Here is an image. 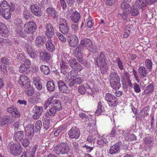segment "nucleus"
<instances>
[{
    "label": "nucleus",
    "instance_id": "nucleus-1",
    "mask_svg": "<svg viewBox=\"0 0 157 157\" xmlns=\"http://www.w3.org/2000/svg\"><path fill=\"white\" fill-rule=\"evenodd\" d=\"M70 149L68 145L66 143L59 144L54 148V151L57 155L67 153Z\"/></svg>",
    "mask_w": 157,
    "mask_h": 157
},
{
    "label": "nucleus",
    "instance_id": "nucleus-2",
    "mask_svg": "<svg viewBox=\"0 0 157 157\" xmlns=\"http://www.w3.org/2000/svg\"><path fill=\"white\" fill-rule=\"evenodd\" d=\"M31 64V62L28 59H26L22 63L19 68V71L20 73L28 74L30 70L29 68Z\"/></svg>",
    "mask_w": 157,
    "mask_h": 157
},
{
    "label": "nucleus",
    "instance_id": "nucleus-3",
    "mask_svg": "<svg viewBox=\"0 0 157 157\" xmlns=\"http://www.w3.org/2000/svg\"><path fill=\"white\" fill-rule=\"evenodd\" d=\"M36 28V25L34 22L29 21L24 24L23 30L26 33H31L35 31Z\"/></svg>",
    "mask_w": 157,
    "mask_h": 157
},
{
    "label": "nucleus",
    "instance_id": "nucleus-4",
    "mask_svg": "<svg viewBox=\"0 0 157 157\" xmlns=\"http://www.w3.org/2000/svg\"><path fill=\"white\" fill-rule=\"evenodd\" d=\"M18 82L20 85L22 86L25 89H28L31 86L30 79L27 76L24 75L20 76Z\"/></svg>",
    "mask_w": 157,
    "mask_h": 157
},
{
    "label": "nucleus",
    "instance_id": "nucleus-5",
    "mask_svg": "<svg viewBox=\"0 0 157 157\" xmlns=\"http://www.w3.org/2000/svg\"><path fill=\"white\" fill-rule=\"evenodd\" d=\"M45 35L48 39H51L54 35V29L50 23H47L44 26Z\"/></svg>",
    "mask_w": 157,
    "mask_h": 157
},
{
    "label": "nucleus",
    "instance_id": "nucleus-6",
    "mask_svg": "<svg viewBox=\"0 0 157 157\" xmlns=\"http://www.w3.org/2000/svg\"><path fill=\"white\" fill-rule=\"evenodd\" d=\"M10 150L12 155L18 156L21 154L22 148L20 144H15L11 145Z\"/></svg>",
    "mask_w": 157,
    "mask_h": 157
},
{
    "label": "nucleus",
    "instance_id": "nucleus-7",
    "mask_svg": "<svg viewBox=\"0 0 157 157\" xmlns=\"http://www.w3.org/2000/svg\"><path fill=\"white\" fill-rule=\"evenodd\" d=\"M67 12L68 16L75 23L77 22L80 19V14L77 11H74L73 9H71L68 10Z\"/></svg>",
    "mask_w": 157,
    "mask_h": 157
},
{
    "label": "nucleus",
    "instance_id": "nucleus-8",
    "mask_svg": "<svg viewBox=\"0 0 157 157\" xmlns=\"http://www.w3.org/2000/svg\"><path fill=\"white\" fill-rule=\"evenodd\" d=\"M67 133L70 138L76 140L80 136V131L78 128L75 127H72L69 130Z\"/></svg>",
    "mask_w": 157,
    "mask_h": 157
},
{
    "label": "nucleus",
    "instance_id": "nucleus-9",
    "mask_svg": "<svg viewBox=\"0 0 157 157\" xmlns=\"http://www.w3.org/2000/svg\"><path fill=\"white\" fill-rule=\"evenodd\" d=\"M105 98L110 106H114L117 102V98L113 95L110 93H107L105 95Z\"/></svg>",
    "mask_w": 157,
    "mask_h": 157
},
{
    "label": "nucleus",
    "instance_id": "nucleus-10",
    "mask_svg": "<svg viewBox=\"0 0 157 157\" xmlns=\"http://www.w3.org/2000/svg\"><path fill=\"white\" fill-rule=\"evenodd\" d=\"M43 108L42 106H35L33 109V118L35 120L38 119L42 113Z\"/></svg>",
    "mask_w": 157,
    "mask_h": 157
},
{
    "label": "nucleus",
    "instance_id": "nucleus-11",
    "mask_svg": "<svg viewBox=\"0 0 157 157\" xmlns=\"http://www.w3.org/2000/svg\"><path fill=\"white\" fill-rule=\"evenodd\" d=\"M32 13L36 16L40 17L42 15V13L40 8L36 4L31 5L30 6Z\"/></svg>",
    "mask_w": 157,
    "mask_h": 157
},
{
    "label": "nucleus",
    "instance_id": "nucleus-12",
    "mask_svg": "<svg viewBox=\"0 0 157 157\" xmlns=\"http://www.w3.org/2000/svg\"><path fill=\"white\" fill-rule=\"evenodd\" d=\"M68 41L70 47L75 48L78 45V40L76 36L72 35L69 36Z\"/></svg>",
    "mask_w": 157,
    "mask_h": 157
},
{
    "label": "nucleus",
    "instance_id": "nucleus-13",
    "mask_svg": "<svg viewBox=\"0 0 157 157\" xmlns=\"http://www.w3.org/2000/svg\"><path fill=\"white\" fill-rule=\"evenodd\" d=\"M81 52V45L79 44L74 51V54L76 58L78 59V62L81 63H82L83 60L82 58V56Z\"/></svg>",
    "mask_w": 157,
    "mask_h": 157
},
{
    "label": "nucleus",
    "instance_id": "nucleus-14",
    "mask_svg": "<svg viewBox=\"0 0 157 157\" xmlns=\"http://www.w3.org/2000/svg\"><path fill=\"white\" fill-rule=\"evenodd\" d=\"M9 31L5 24L0 22V35L6 37L9 35Z\"/></svg>",
    "mask_w": 157,
    "mask_h": 157
},
{
    "label": "nucleus",
    "instance_id": "nucleus-15",
    "mask_svg": "<svg viewBox=\"0 0 157 157\" xmlns=\"http://www.w3.org/2000/svg\"><path fill=\"white\" fill-rule=\"evenodd\" d=\"M47 14L52 18L57 20L58 18L57 13L56 10L52 7H48L46 10Z\"/></svg>",
    "mask_w": 157,
    "mask_h": 157
},
{
    "label": "nucleus",
    "instance_id": "nucleus-16",
    "mask_svg": "<svg viewBox=\"0 0 157 157\" xmlns=\"http://www.w3.org/2000/svg\"><path fill=\"white\" fill-rule=\"evenodd\" d=\"M64 56L65 59L64 60L67 61L70 66L73 69L78 63L76 62V59L69 57V55L67 54H65Z\"/></svg>",
    "mask_w": 157,
    "mask_h": 157
},
{
    "label": "nucleus",
    "instance_id": "nucleus-17",
    "mask_svg": "<svg viewBox=\"0 0 157 157\" xmlns=\"http://www.w3.org/2000/svg\"><path fill=\"white\" fill-rule=\"evenodd\" d=\"M105 63H106L105 60V56L103 52H101L98 56L95 62V64L98 66Z\"/></svg>",
    "mask_w": 157,
    "mask_h": 157
},
{
    "label": "nucleus",
    "instance_id": "nucleus-18",
    "mask_svg": "<svg viewBox=\"0 0 157 157\" xmlns=\"http://www.w3.org/2000/svg\"><path fill=\"white\" fill-rule=\"evenodd\" d=\"M120 149L119 143H116L110 147L109 150V153L112 155L117 153L119 152Z\"/></svg>",
    "mask_w": 157,
    "mask_h": 157
},
{
    "label": "nucleus",
    "instance_id": "nucleus-19",
    "mask_svg": "<svg viewBox=\"0 0 157 157\" xmlns=\"http://www.w3.org/2000/svg\"><path fill=\"white\" fill-rule=\"evenodd\" d=\"M60 72L64 75L67 74L69 71L68 66L67 63L62 60L60 64Z\"/></svg>",
    "mask_w": 157,
    "mask_h": 157
},
{
    "label": "nucleus",
    "instance_id": "nucleus-20",
    "mask_svg": "<svg viewBox=\"0 0 157 157\" xmlns=\"http://www.w3.org/2000/svg\"><path fill=\"white\" fill-rule=\"evenodd\" d=\"M22 22V20L20 18H17L14 22L15 24L16 25V26H17V31L18 34L21 35L23 33L22 28L21 27Z\"/></svg>",
    "mask_w": 157,
    "mask_h": 157
},
{
    "label": "nucleus",
    "instance_id": "nucleus-21",
    "mask_svg": "<svg viewBox=\"0 0 157 157\" xmlns=\"http://www.w3.org/2000/svg\"><path fill=\"white\" fill-rule=\"evenodd\" d=\"M131 7L130 8H125L122 9L123 12L120 14L122 18L124 21H127L128 20V15L131 12Z\"/></svg>",
    "mask_w": 157,
    "mask_h": 157
},
{
    "label": "nucleus",
    "instance_id": "nucleus-22",
    "mask_svg": "<svg viewBox=\"0 0 157 157\" xmlns=\"http://www.w3.org/2000/svg\"><path fill=\"white\" fill-rule=\"evenodd\" d=\"M86 91H87V92L88 93H90L92 91V90L89 85H87L86 87L83 85H82L79 86L78 91L80 94H83Z\"/></svg>",
    "mask_w": 157,
    "mask_h": 157
},
{
    "label": "nucleus",
    "instance_id": "nucleus-23",
    "mask_svg": "<svg viewBox=\"0 0 157 157\" xmlns=\"http://www.w3.org/2000/svg\"><path fill=\"white\" fill-rule=\"evenodd\" d=\"M26 48L28 53L31 58L35 59L37 57L38 55L36 54L35 50L33 49L31 46H27Z\"/></svg>",
    "mask_w": 157,
    "mask_h": 157
},
{
    "label": "nucleus",
    "instance_id": "nucleus-24",
    "mask_svg": "<svg viewBox=\"0 0 157 157\" xmlns=\"http://www.w3.org/2000/svg\"><path fill=\"white\" fill-rule=\"evenodd\" d=\"M46 46L47 49L50 52H53L55 49V46L53 44L51 39H48Z\"/></svg>",
    "mask_w": 157,
    "mask_h": 157
},
{
    "label": "nucleus",
    "instance_id": "nucleus-25",
    "mask_svg": "<svg viewBox=\"0 0 157 157\" xmlns=\"http://www.w3.org/2000/svg\"><path fill=\"white\" fill-rule=\"evenodd\" d=\"M138 73L140 74V78L144 79V78L147 77V71L146 68L143 66H140L138 68Z\"/></svg>",
    "mask_w": 157,
    "mask_h": 157
},
{
    "label": "nucleus",
    "instance_id": "nucleus-26",
    "mask_svg": "<svg viewBox=\"0 0 157 157\" xmlns=\"http://www.w3.org/2000/svg\"><path fill=\"white\" fill-rule=\"evenodd\" d=\"M57 109L54 107L51 108L49 111H47L45 114V116L47 118L50 119V117H53L54 116Z\"/></svg>",
    "mask_w": 157,
    "mask_h": 157
},
{
    "label": "nucleus",
    "instance_id": "nucleus-27",
    "mask_svg": "<svg viewBox=\"0 0 157 157\" xmlns=\"http://www.w3.org/2000/svg\"><path fill=\"white\" fill-rule=\"evenodd\" d=\"M154 89V87L152 84H150L145 88L142 94L148 95L153 92Z\"/></svg>",
    "mask_w": 157,
    "mask_h": 157
},
{
    "label": "nucleus",
    "instance_id": "nucleus-28",
    "mask_svg": "<svg viewBox=\"0 0 157 157\" xmlns=\"http://www.w3.org/2000/svg\"><path fill=\"white\" fill-rule=\"evenodd\" d=\"M10 10V6L6 1H3L0 5V12Z\"/></svg>",
    "mask_w": 157,
    "mask_h": 157
},
{
    "label": "nucleus",
    "instance_id": "nucleus-29",
    "mask_svg": "<svg viewBox=\"0 0 157 157\" xmlns=\"http://www.w3.org/2000/svg\"><path fill=\"white\" fill-rule=\"evenodd\" d=\"M34 126L33 124H29L25 128V132L30 135H33L34 132Z\"/></svg>",
    "mask_w": 157,
    "mask_h": 157
},
{
    "label": "nucleus",
    "instance_id": "nucleus-30",
    "mask_svg": "<svg viewBox=\"0 0 157 157\" xmlns=\"http://www.w3.org/2000/svg\"><path fill=\"white\" fill-rule=\"evenodd\" d=\"M52 101V104L53 105L54 108H55L57 110L59 111L61 109L62 107L59 100L56 99H53V101Z\"/></svg>",
    "mask_w": 157,
    "mask_h": 157
},
{
    "label": "nucleus",
    "instance_id": "nucleus-31",
    "mask_svg": "<svg viewBox=\"0 0 157 157\" xmlns=\"http://www.w3.org/2000/svg\"><path fill=\"white\" fill-rule=\"evenodd\" d=\"M24 136V133L23 131L17 132L14 135V138L17 142L21 141L22 140Z\"/></svg>",
    "mask_w": 157,
    "mask_h": 157
},
{
    "label": "nucleus",
    "instance_id": "nucleus-32",
    "mask_svg": "<svg viewBox=\"0 0 157 157\" xmlns=\"http://www.w3.org/2000/svg\"><path fill=\"white\" fill-rule=\"evenodd\" d=\"M1 15L6 19H8L10 18L11 16V11L10 10H6L0 12Z\"/></svg>",
    "mask_w": 157,
    "mask_h": 157
},
{
    "label": "nucleus",
    "instance_id": "nucleus-33",
    "mask_svg": "<svg viewBox=\"0 0 157 157\" xmlns=\"http://www.w3.org/2000/svg\"><path fill=\"white\" fill-rule=\"evenodd\" d=\"M80 44L84 46L89 47L92 45V42L89 39L85 38L81 41Z\"/></svg>",
    "mask_w": 157,
    "mask_h": 157
},
{
    "label": "nucleus",
    "instance_id": "nucleus-34",
    "mask_svg": "<svg viewBox=\"0 0 157 157\" xmlns=\"http://www.w3.org/2000/svg\"><path fill=\"white\" fill-rule=\"evenodd\" d=\"M78 72H77L75 70H72L70 72L66 75V77L65 78V81L66 82H70V79H68L67 78L68 77L70 76L71 78L72 77H75L78 75Z\"/></svg>",
    "mask_w": 157,
    "mask_h": 157
},
{
    "label": "nucleus",
    "instance_id": "nucleus-35",
    "mask_svg": "<svg viewBox=\"0 0 157 157\" xmlns=\"http://www.w3.org/2000/svg\"><path fill=\"white\" fill-rule=\"evenodd\" d=\"M110 81H114L120 80V78L116 72H112L109 75Z\"/></svg>",
    "mask_w": 157,
    "mask_h": 157
},
{
    "label": "nucleus",
    "instance_id": "nucleus-36",
    "mask_svg": "<svg viewBox=\"0 0 157 157\" xmlns=\"http://www.w3.org/2000/svg\"><path fill=\"white\" fill-rule=\"evenodd\" d=\"M110 85L113 89L115 90L119 89L121 87V84L120 80L114 81L110 82Z\"/></svg>",
    "mask_w": 157,
    "mask_h": 157
},
{
    "label": "nucleus",
    "instance_id": "nucleus-37",
    "mask_svg": "<svg viewBox=\"0 0 157 157\" xmlns=\"http://www.w3.org/2000/svg\"><path fill=\"white\" fill-rule=\"evenodd\" d=\"M54 98V96H52L48 98L45 101L43 105L44 109H46L51 104H52V101H53Z\"/></svg>",
    "mask_w": 157,
    "mask_h": 157
},
{
    "label": "nucleus",
    "instance_id": "nucleus-38",
    "mask_svg": "<svg viewBox=\"0 0 157 157\" xmlns=\"http://www.w3.org/2000/svg\"><path fill=\"white\" fill-rule=\"evenodd\" d=\"M46 87L47 89L50 91H53L55 88V85L52 81H49L47 82Z\"/></svg>",
    "mask_w": 157,
    "mask_h": 157
},
{
    "label": "nucleus",
    "instance_id": "nucleus-39",
    "mask_svg": "<svg viewBox=\"0 0 157 157\" xmlns=\"http://www.w3.org/2000/svg\"><path fill=\"white\" fill-rule=\"evenodd\" d=\"M46 41L45 38L44 36H39L36 39L35 43L36 45H38L39 44L44 43Z\"/></svg>",
    "mask_w": 157,
    "mask_h": 157
},
{
    "label": "nucleus",
    "instance_id": "nucleus-40",
    "mask_svg": "<svg viewBox=\"0 0 157 157\" xmlns=\"http://www.w3.org/2000/svg\"><path fill=\"white\" fill-rule=\"evenodd\" d=\"M40 69L41 71L46 75H48L50 73V71L47 66L44 65H42L40 67Z\"/></svg>",
    "mask_w": 157,
    "mask_h": 157
},
{
    "label": "nucleus",
    "instance_id": "nucleus-41",
    "mask_svg": "<svg viewBox=\"0 0 157 157\" xmlns=\"http://www.w3.org/2000/svg\"><path fill=\"white\" fill-rule=\"evenodd\" d=\"M128 0H123L121 4V7L122 10L125 8H130L131 7L128 3Z\"/></svg>",
    "mask_w": 157,
    "mask_h": 157
},
{
    "label": "nucleus",
    "instance_id": "nucleus-42",
    "mask_svg": "<svg viewBox=\"0 0 157 157\" xmlns=\"http://www.w3.org/2000/svg\"><path fill=\"white\" fill-rule=\"evenodd\" d=\"M59 28L60 32L64 34H67L69 32V28L67 25L61 26Z\"/></svg>",
    "mask_w": 157,
    "mask_h": 157
},
{
    "label": "nucleus",
    "instance_id": "nucleus-43",
    "mask_svg": "<svg viewBox=\"0 0 157 157\" xmlns=\"http://www.w3.org/2000/svg\"><path fill=\"white\" fill-rule=\"evenodd\" d=\"M98 66L100 67V72L101 73L104 74L107 71L108 67L106 63Z\"/></svg>",
    "mask_w": 157,
    "mask_h": 157
},
{
    "label": "nucleus",
    "instance_id": "nucleus-44",
    "mask_svg": "<svg viewBox=\"0 0 157 157\" xmlns=\"http://www.w3.org/2000/svg\"><path fill=\"white\" fill-rule=\"evenodd\" d=\"M135 3L141 8L145 7L146 5L145 0H136Z\"/></svg>",
    "mask_w": 157,
    "mask_h": 157
},
{
    "label": "nucleus",
    "instance_id": "nucleus-45",
    "mask_svg": "<svg viewBox=\"0 0 157 157\" xmlns=\"http://www.w3.org/2000/svg\"><path fill=\"white\" fill-rule=\"evenodd\" d=\"M103 109H104L101 103L100 102H99L98 103L97 109L95 112V114L99 115L103 112Z\"/></svg>",
    "mask_w": 157,
    "mask_h": 157
},
{
    "label": "nucleus",
    "instance_id": "nucleus-46",
    "mask_svg": "<svg viewBox=\"0 0 157 157\" xmlns=\"http://www.w3.org/2000/svg\"><path fill=\"white\" fill-rule=\"evenodd\" d=\"M144 142L147 145H150L154 141L153 138L151 136H147L144 139Z\"/></svg>",
    "mask_w": 157,
    "mask_h": 157
},
{
    "label": "nucleus",
    "instance_id": "nucleus-47",
    "mask_svg": "<svg viewBox=\"0 0 157 157\" xmlns=\"http://www.w3.org/2000/svg\"><path fill=\"white\" fill-rule=\"evenodd\" d=\"M43 122L44 128L46 130L48 129L50 127L49 119L44 117Z\"/></svg>",
    "mask_w": 157,
    "mask_h": 157
},
{
    "label": "nucleus",
    "instance_id": "nucleus-48",
    "mask_svg": "<svg viewBox=\"0 0 157 157\" xmlns=\"http://www.w3.org/2000/svg\"><path fill=\"white\" fill-rule=\"evenodd\" d=\"M42 59L45 61L49 60L51 58V56L49 53L46 52H43L41 53Z\"/></svg>",
    "mask_w": 157,
    "mask_h": 157
},
{
    "label": "nucleus",
    "instance_id": "nucleus-49",
    "mask_svg": "<svg viewBox=\"0 0 157 157\" xmlns=\"http://www.w3.org/2000/svg\"><path fill=\"white\" fill-rule=\"evenodd\" d=\"M14 109L15 110H14L13 112L11 114L12 116L14 117H19L21 116V114L19 110L16 107H15Z\"/></svg>",
    "mask_w": 157,
    "mask_h": 157
},
{
    "label": "nucleus",
    "instance_id": "nucleus-50",
    "mask_svg": "<svg viewBox=\"0 0 157 157\" xmlns=\"http://www.w3.org/2000/svg\"><path fill=\"white\" fill-rule=\"evenodd\" d=\"M21 143L23 147H26L29 145L30 142L28 138L25 137L22 140Z\"/></svg>",
    "mask_w": 157,
    "mask_h": 157
},
{
    "label": "nucleus",
    "instance_id": "nucleus-51",
    "mask_svg": "<svg viewBox=\"0 0 157 157\" xmlns=\"http://www.w3.org/2000/svg\"><path fill=\"white\" fill-rule=\"evenodd\" d=\"M116 61L120 69L121 70H123L124 67L123 65L122 62L120 58L119 57H117Z\"/></svg>",
    "mask_w": 157,
    "mask_h": 157
},
{
    "label": "nucleus",
    "instance_id": "nucleus-52",
    "mask_svg": "<svg viewBox=\"0 0 157 157\" xmlns=\"http://www.w3.org/2000/svg\"><path fill=\"white\" fill-rule=\"evenodd\" d=\"M130 29L131 28H130L127 27H125L124 34V38H127L129 36L130 34Z\"/></svg>",
    "mask_w": 157,
    "mask_h": 157
},
{
    "label": "nucleus",
    "instance_id": "nucleus-53",
    "mask_svg": "<svg viewBox=\"0 0 157 157\" xmlns=\"http://www.w3.org/2000/svg\"><path fill=\"white\" fill-rule=\"evenodd\" d=\"M145 65L148 69H151L152 68V63L151 60L147 59L145 61Z\"/></svg>",
    "mask_w": 157,
    "mask_h": 157
},
{
    "label": "nucleus",
    "instance_id": "nucleus-54",
    "mask_svg": "<svg viewBox=\"0 0 157 157\" xmlns=\"http://www.w3.org/2000/svg\"><path fill=\"white\" fill-rule=\"evenodd\" d=\"M34 92V89L33 87H30L28 90L25 91L26 94L28 96H32L33 95Z\"/></svg>",
    "mask_w": 157,
    "mask_h": 157
},
{
    "label": "nucleus",
    "instance_id": "nucleus-55",
    "mask_svg": "<svg viewBox=\"0 0 157 157\" xmlns=\"http://www.w3.org/2000/svg\"><path fill=\"white\" fill-rule=\"evenodd\" d=\"M17 59L19 60H21L22 61V62H24L25 59V56H24V53H21L17 54Z\"/></svg>",
    "mask_w": 157,
    "mask_h": 157
},
{
    "label": "nucleus",
    "instance_id": "nucleus-56",
    "mask_svg": "<svg viewBox=\"0 0 157 157\" xmlns=\"http://www.w3.org/2000/svg\"><path fill=\"white\" fill-rule=\"evenodd\" d=\"M56 34L58 36L59 40L62 42H65L66 40L65 37L61 33L59 32L56 33Z\"/></svg>",
    "mask_w": 157,
    "mask_h": 157
},
{
    "label": "nucleus",
    "instance_id": "nucleus-57",
    "mask_svg": "<svg viewBox=\"0 0 157 157\" xmlns=\"http://www.w3.org/2000/svg\"><path fill=\"white\" fill-rule=\"evenodd\" d=\"M35 126L36 131H39L40 130L42 126L41 121L40 120L37 121L35 124Z\"/></svg>",
    "mask_w": 157,
    "mask_h": 157
},
{
    "label": "nucleus",
    "instance_id": "nucleus-58",
    "mask_svg": "<svg viewBox=\"0 0 157 157\" xmlns=\"http://www.w3.org/2000/svg\"><path fill=\"white\" fill-rule=\"evenodd\" d=\"M87 25L88 28H90L93 25V23L92 22V18L91 16H89L87 20Z\"/></svg>",
    "mask_w": 157,
    "mask_h": 157
},
{
    "label": "nucleus",
    "instance_id": "nucleus-59",
    "mask_svg": "<svg viewBox=\"0 0 157 157\" xmlns=\"http://www.w3.org/2000/svg\"><path fill=\"white\" fill-rule=\"evenodd\" d=\"M73 69L75 71L80 72L83 69V67L81 65L77 63V64L75 66V67H74Z\"/></svg>",
    "mask_w": 157,
    "mask_h": 157
},
{
    "label": "nucleus",
    "instance_id": "nucleus-60",
    "mask_svg": "<svg viewBox=\"0 0 157 157\" xmlns=\"http://www.w3.org/2000/svg\"><path fill=\"white\" fill-rule=\"evenodd\" d=\"M133 88L134 91L137 93H139L141 91L139 85L136 83H134L133 84Z\"/></svg>",
    "mask_w": 157,
    "mask_h": 157
},
{
    "label": "nucleus",
    "instance_id": "nucleus-61",
    "mask_svg": "<svg viewBox=\"0 0 157 157\" xmlns=\"http://www.w3.org/2000/svg\"><path fill=\"white\" fill-rule=\"evenodd\" d=\"M95 139L96 138L95 136V135H92L89 136L87 138V141L89 143H94Z\"/></svg>",
    "mask_w": 157,
    "mask_h": 157
},
{
    "label": "nucleus",
    "instance_id": "nucleus-62",
    "mask_svg": "<svg viewBox=\"0 0 157 157\" xmlns=\"http://www.w3.org/2000/svg\"><path fill=\"white\" fill-rule=\"evenodd\" d=\"M59 89L62 93H67L69 92L68 87L66 85Z\"/></svg>",
    "mask_w": 157,
    "mask_h": 157
},
{
    "label": "nucleus",
    "instance_id": "nucleus-63",
    "mask_svg": "<svg viewBox=\"0 0 157 157\" xmlns=\"http://www.w3.org/2000/svg\"><path fill=\"white\" fill-rule=\"evenodd\" d=\"M1 62L6 65H9L11 63H10V62L9 60L7 59L5 57L2 58L1 59Z\"/></svg>",
    "mask_w": 157,
    "mask_h": 157
},
{
    "label": "nucleus",
    "instance_id": "nucleus-64",
    "mask_svg": "<svg viewBox=\"0 0 157 157\" xmlns=\"http://www.w3.org/2000/svg\"><path fill=\"white\" fill-rule=\"evenodd\" d=\"M82 79L80 77H77L73 80V81L75 83L78 84H80L82 82Z\"/></svg>",
    "mask_w": 157,
    "mask_h": 157
}]
</instances>
